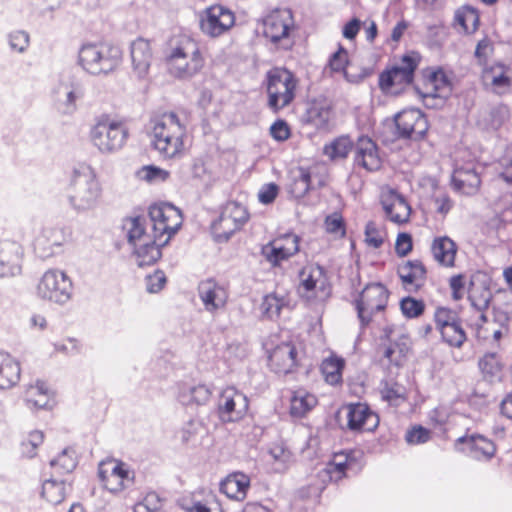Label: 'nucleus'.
I'll return each mask as SVG.
<instances>
[{"label":"nucleus","mask_w":512,"mask_h":512,"mask_svg":"<svg viewBox=\"0 0 512 512\" xmlns=\"http://www.w3.org/2000/svg\"><path fill=\"white\" fill-rule=\"evenodd\" d=\"M301 238L293 232L280 234L262 246L261 254L272 267H280L300 251Z\"/></svg>","instance_id":"16"},{"label":"nucleus","mask_w":512,"mask_h":512,"mask_svg":"<svg viewBox=\"0 0 512 512\" xmlns=\"http://www.w3.org/2000/svg\"><path fill=\"white\" fill-rule=\"evenodd\" d=\"M164 64L173 77L181 80L192 79L206 67L205 50L193 36L179 33L167 41Z\"/></svg>","instance_id":"2"},{"label":"nucleus","mask_w":512,"mask_h":512,"mask_svg":"<svg viewBox=\"0 0 512 512\" xmlns=\"http://www.w3.org/2000/svg\"><path fill=\"white\" fill-rule=\"evenodd\" d=\"M399 307L405 318L415 319L421 317L424 314L426 304L422 299L406 296L400 300Z\"/></svg>","instance_id":"56"},{"label":"nucleus","mask_w":512,"mask_h":512,"mask_svg":"<svg viewBox=\"0 0 512 512\" xmlns=\"http://www.w3.org/2000/svg\"><path fill=\"white\" fill-rule=\"evenodd\" d=\"M357 464L353 451H341L332 455L321 471L322 476L328 482H339L348 476Z\"/></svg>","instance_id":"30"},{"label":"nucleus","mask_w":512,"mask_h":512,"mask_svg":"<svg viewBox=\"0 0 512 512\" xmlns=\"http://www.w3.org/2000/svg\"><path fill=\"white\" fill-rule=\"evenodd\" d=\"M67 484L63 479H48L42 485V497L52 505L60 504L66 497Z\"/></svg>","instance_id":"49"},{"label":"nucleus","mask_w":512,"mask_h":512,"mask_svg":"<svg viewBox=\"0 0 512 512\" xmlns=\"http://www.w3.org/2000/svg\"><path fill=\"white\" fill-rule=\"evenodd\" d=\"M97 476L103 490L113 496L128 494L136 484V473L121 459L106 458L98 464Z\"/></svg>","instance_id":"8"},{"label":"nucleus","mask_w":512,"mask_h":512,"mask_svg":"<svg viewBox=\"0 0 512 512\" xmlns=\"http://www.w3.org/2000/svg\"><path fill=\"white\" fill-rule=\"evenodd\" d=\"M250 488V478L244 473H232L220 484V491L228 498L243 501Z\"/></svg>","instance_id":"40"},{"label":"nucleus","mask_w":512,"mask_h":512,"mask_svg":"<svg viewBox=\"0 0 512 512\" xmlns=\"http://www.w3.org/2000/svg\"><path fill=\"white\" fill-rule=\"evenodd\" d=\"M354 165L367 172H376L382 167V158L377 144L367 136L357 139L354 146Z\"/></svg>","instance_id":"25"},{"label":"nucleus","mask_w":512,"mask_h":512,"mask_svg":"<svg viewBox=\"0 0 512 512\" xmlns=\"http://www.w3.org/2000/svg\"><path fill=\"white\" fill-rule=\"evenodd\" d=\"M380 395L383 401L394 407H399L408 400L406 387L393 380H386L381 383Z\"/></svg>","instance_id":"45"},{"label":"nucleus","mask_w":512,"mask_h":512,"mask_svg":"<svg viewBox=\"0 0 512 512\" xmlns=\"http://www.w3.org/2000/svg\"><path fill=\"white\" fill-rule=\"evenodd\" d=\"M414 248L413 237L408 232H399L395 239L394 250L399 258L407 257Z\"/></svg>","instance_id":"62"},{"label":"nucleus","mask_w":512,"mask_h":512,"mask_svg":"<svg viewBox=\"0 0 512 512\" xmlns=\"http://www.w3.org/2000/svg\"><path fill=\"white\" fill-rule=\"evenodd\" d=\"M122 229L131 246L143 241H149V238L152 237L146 231V222L142 216L125 217L122 222Z\"/></svg>","instance_id":"43"},{"label":"nucleus","mask_w":512,"mask_h":512,"mask_svg":"<svg viewBox=\"0 0 512 512\" xmlns=\"http://www.w3.org/2000/svg\"><path fill=\"white\" fill-rule=\"evenodd\" d=\"M318 405V398L315 394L305 388H298L292 391L290 397L289 414L293 418H303Z\"/></svg>","instance_id":"37"},{"label":"nucleus","mask_w":512,"mask_h":512,"mask_svg":"<svg viewBox=\"0 0 512 512\" xmlns=\"http://www.w3.org/2000/svg\"><path fill=\"white\" fill-rule=\"evenodd\" d=\"M324 230L333 239H344L347 234V224L340 212H333L327 215L323 222Z\"/></svg>","instance_id":"52"},{"label":"nucleus","mask_w":512,"mask_h":512,"mask_svg":"<svg viewBox=\"0 0 512 512\" xmlns=\"http://www.w3.org/2000/svg\"><path fill=\"white\" fill-rule=\"evenodd\" d=\"M345 368V360L336 355L325 358L320 366L324 380L329 385L335 386L342 383L343 370Z\"/></svg>","instance_id":"46"},{"label":"nucleus","mask_w":512,"mask_h":512,"mask_svg":"<svg viewBox=\"0 0 512 512\" xmlns=\"http://www.w3.org/2000/svg\"><path fill=\"white\" fill-rule=\"evenodd\" d=\"M458 251L457 243L446 235L435 237L430 245L433 260L445 269H454L457 266Z\"/></svg>","instance_id":"31"},{"label":"nucleus","mask_w":512,"mask_h":512,"mask_svg":"<svg viewBox=\"0 0 512 512\" xmlns=\"http://www.w3.org/2000/svg\"><path fill=\"white\" fill-rule=\"evenodd\" d=\"M355 144L349 136H339L323 147V154L331 161L346 159Z\"/></svg>","instance_id":"48"},{"label":"nucleus","mask_w":512,"mask_h":512,"mask_svg":"<svg viewBox=\"0 0 512 512\" xmlns=\"http://www.w3.org/2000/svg\"><path fill=\"white\" fill-rule=\"evenodd\" d=\"M78 61L88 73L106 75L120 66L122 50L118 45L108 41L88 43L80 48Z\"/></svg>","instance_id":"5"},{"label":"nucleus","mask_w":512,"mask_h":512,"mask_svg":"<svg viewBox=\"0 0 512 512\" xmlns=\"http://www.w3.org/2000/svg\"><path fill=\"white\" fill-rule=\"evenodd\" d=\"M390 297L389 289L382 283H369L353 300L361 327L371 324L376 314L384 312Z\"/></svg>","instance_id":"12"},{"label":"nucleus","mask_w":512,"mask_h":512,"mask_svg":"<svg viewBox=\"0 0 512 512\" xmlns=\"http://www.w3.org/2000/svg\"><path fill=\"white\" fill-rule=\"evenodd\" d=\"M269 134L276 142H285L291 137L292 131L286 120L277 119L271 124Z\"/></svg>","instance_id":"63"},{"label":"nucleus","mask_w":512,"mask_h":512,"mask_svg":"<svg viewBox=\"0 0 512 512\" xmlns=\"http://www.w3.org/2000/svg\"><path fill=\"white\" fill-rule=\"evenodd\" d=\"M130 56L134 70L139 75L146 74L153 59L151 42L142 37L137 38L131 43Z\"/></svg>","instance_id":"36"},{"label":"nucleus","mask_w":512,"mask_h":512,"mask_svg":"<svg viewBox=\"0 0 512 512\" xmlns=\"http://www.w3.org/2000/svg\"><path fill=\"white\" fill-rule=\"evenodd\" d=\"M148 215L152 223L153 234L161 243H169L183 223L181 210L166 202L150 205Z\"/></svg>","instance_id":"13"},{"label":"nucleus","mask_w":512,"mask_h":512,"mask_svg":"<svg viewBox=\"0 0 512 512\" xmlns=\"http://www.w3.org/2000/svg\"><path fill=\"white\" fill-rule=\"evenodd\" d=\"M309 174V182L313 184L314 189H321L328 185L329 172L323 165H313L311 167H301Z\"/></svg>","instance_id":"59"},{"label":"nucleus","mask_w":512,"mask_h":512,"mask_svg":"<svg viewBox=\"0 0 512 512\" xmlns=\"http://www.w3.org/2000/svg\"><path fill=\"white\" fill-rule=\"evenodd\" d=\"M198 294L205 309L209 312L224 308L228 300L227 290L213 279L200 282Z\"/></svg>","instance_id":"32"},{"label":"nucleus","mask_w":512,"mask_h":512,"mask_svg":"<svg viewBox=\"0 0 512 512\" xmlns=\"http://www.w3.org/2000/svg\"><path fill=\"white\" fill-rule=\"evenodd\" d=\"M395 124L398 132L403 137L416 140L423 138L429 129L426 115L417 108L405 109L399 112L395 117Z\"/></svg>","instance_id":"24"},{"label":"nucleus","mask_w":512,"mask_h":512,"mask_svg":"<svg viewBox=\"0 0 512 512\" xmlns=\"http://www.w3.org/2000/svg\"><path fill=\"white\" fill-rule=\"evenodd\" d=\"M346 411V428L355 433L373 432L379 426V416L366 403H349Z\"/></svg>","instance_id":"22"},{"label":"nucleus","mask_w":512,"mask_h":512,"mask_svg":"<svg viewBox=\"0 0 512 512\" xmlns=\"http://www.w3.org/2000/svg\"><path fill=\"white\" fill-rule=\"evenodd\" d=\"M69 198L78 209H89L98 204L103 196V189L96 171L88 164H79L69 179Z\"/></svg>","instance_id":"3"},{"label":"nucleus","mask_w":512,"mask_h":512,"mask_svg":"<svg viewBox=\"0 0 512 512\" xmlns=\"http://www.w3.org/2000/svg\"><path fill=\"white\" fill-rule=\"evenodd\" d=\"M401 287L408 293L420 292L427 283L428 268L421 259L404 260L397 265Z\"/></svg>","instance_id":"20"},{"label":"nucleus","mask_w":512,"mask_h":512,"mask_svg":"<svg viewBox=\"0 0 512 512\" xmlns=\"http://www.w3.org/2000/svg\"><path fill=\"white\" fill-rule=\"evenodd\" d=\"M422 61L419 52L409 51L399 62L387 66L378 77L380 90L387 95H399L414 82L415 72Z\"/></svg>","instance_id":"6"},{"label":"nucleus","mask_w":512,"mask_h":512,"mask_svg":"<svg viewBox=\"0 0 512 512\" xmlns=\"http://www.w3.org/2000/svg\"><path fill=\"white\" fill-rule=\"evenodd\" d=\"M51 397V388L44 381L37 380L35 383L27 385L24 390V400L32 408H45Z\"/></svg>","instance_id":"41"},{"label":"nucleus","mask_w":512,"mask_h":512,"mask_svg":"<svg viewBox=\"0 0 512 512\" xmlns=\"http://www.w3.org/2000/svg\"><path fill=\"white\" fill-rule=\"evenodd\" d=\"M380 204L385 217L397 225H404L410 221L412 208L407 199L397 190L385 187L381 190Z\"/></svg>","instance_id":"19"},{"label":"nucleus","mask_w":512,"mask_h":512,"mask_svg":"<svg viewBox=\"0 0 512 512\" xmlns=\"http://www.w3.org/2000/svg\"><path fill=\"white\" fill-rule=\"evenodd\" d=\"M452 184L462 194L474 195L480 189L481 178L474 168L460 167L453 172Z\"/></svg>","instance_id":"39"},{"label":"nucleus","mask_w":512,"mask_h":512,"mask_svg":"<svg viewBox=\"0 0 512 512\" xmlns=\"http://www.w3.org/2000/svg\"><path fill=\"white\" fill-rule=\"evenodd\" d=\"M150 145L164 160L184 158L192 147V137L180 115L173 110L154 113L149 119Z\"/></svg>","instance_id":"1"},{"label":"nucleus","mask_w":512,"mask_h":512,"mask_svg":"<svg viewBox=\"0 0 512 512\" xmlns=\"http://www.w3.org/2000/svg\"><path fill=\"white\" fill-rule=\"evenodd\" d=\"M250 218V212L245 205L238 201H227L210 225L214 240L227 242L234 234L244 229Z\"/></svg>","instance_id":"11"},{"label":"nucleus","mask_w":512,"mask_h":512,"mask_svg":"<svg viewBox=\"0 0 512 512\" xmlns=\"http://www.w3.org/2000/svg\"><path fill=\"white\" fill-rule=\"evenodd\" d=\"M289 306L290 296L288 293L273 291L263 298L261 309L267 318L276 319L280 316L281 310Z\"/></svg>","instance_id":"47"},{"label":"nucleus","mask_w":512,"mask_h":512,"mask_svg":"<svg viewBox=\"0 0 512 512\" xmlns=\"http://www.w3.org/2000/svg\"><path fill=\"white\" fill-rule=\"evenodd\" d=\"M417 94L427 108H440L452 93V83L440 67H427L415 86Z\"/></svg>","instance_id":"9"},{"label":"nucleus","mask_w":512,"mask_h":512,"mask_svg":"<svg viewBox=\"0 0 512 512\" xmlns=\"http://www.w3.org/2000/svg\"><path fill=\"white\" fill-rule=\"evenodd\" d=\"M349 64V54L342 44L331 54L328 60L327 68L332 73H344Z\"/></svg>","instance_id":"58"},{"label":"nucleus","mask_w":512,"mask_h":512,"mask_svg":"<svg viewBox=\"0 0 512 512\" xmlns=\"http://www.w3.org/2000/svg\"><path fill=\"white\" fill-rule=\"evenodd\" d=\"M388 237L387 230L385 227L377 224L374 221H369L364 230V242L365 244L374 249H379L386 242Z\"/></svg>","instance_id":"51"},{"label":"nucleus","mask_w":512,"mask_h":512,"mask_svg":"<svg viewBox=\"0 0 512 512\" xmlns=\"http://www.w3.org/2000/svg\"><path fill=\"white\" fill-rule=\"evenodd\" d=\"M313 184L309 182V174L306 170L299 168V176L293 180L290 185L289 192L296 199L306 196L309 191L313 190Z\"/></svg>","instance_id":"57"},{"label":"nucleus","mask_w":512,"mask_h":512,"mask_svg":"<svg viewBox=\"0 0 512 512\" xmlns=\"http://www.w3.org/2000/svg\"><path fill=\"white\" fill-rule=\"evenodd\" d=\"M263 35L273 44L289 38L294 29V18L291 10L276 8L268 12L262 19Z\"/></svg>","instance_id":"18"},{"label":"nucleus","mask_w":512,"mask_h":512,"mask_svg":"<svg viewBox=\"0 0 512 512\" xmlns=\"http://www.w3.org/2000/svg\"><path fill=\"white\" fill-rule=\"evenodd\" d=\"M166 244L167 243H161L160 240L152 234L149 241H143L132 246L137 264L140 267L155 264L162 256L161 248Z\"/></svg>","instance_id":"38"},{"label":"nucleus","mask_w":512,"mask_h":512,"mask_svg":"<svg viewBox=\"0 0 512 512\" xmlns=\"http://www.w3.org/2000/svg\"><path fill=\"white\" fill-rule=\"evenodd\" d=\"M45 435L41 430L30 431L21 441L20 448L23 456L32 458L36 456L38 448L44 443Z\"/></svg>","instance_id":"55"},{"label":"nucleus","mask_w":512,"mask_h":512,"mask_svg":"<svg viewBox=\"0 0 512 512\" xmlns=\"http://www.w3.org/2000/svg\"><path fill=\"white\" fill-rule=\"evenodd\" d=\"M186 512H223L220 504L214 497L195 500L191 506L185 508Z\"/></svg>","instance_id":"64"},{"label":"nucleus","mask_w":512,"mask_h":512,"mask_svg":"<svg viewBox=\"0 0 512 512\" xmlns=\"http://www.w3.org/2000/svg\"><path fill=\"white\" fill-rule=\"evenodd\" d=\"M456 444H467L469 453L479 461L491 460L497 452V446L493 440L480 434H465L456 439Z\"/></svg>","instance_id":"33"},{"label":"nucleus","mask_w":512,"mask_h":512,"mask_svg":"<svg viewBox=\"0 0 512 512\" xmlns=\"http://www.w3.org/2000/svg\"><path fill=\"white\" fill-rule=\"evenodd\" d=\"M467 326L478 342L498 344L503 336V327L495 320L488 319L483 312H476L475 316L469 319Z\"/></svg>","instance_id":"27"},{"label":"nucleus","mask_w":512,"mask_h":512,"mask_svg":"<svg viewBox=\"0 0 512 512\" xmlns=\"http://www.w3.org/2000/svg\"><path fill=\"white\" fill-rule=\"evenodd\" d=\"M412 341L408 335H400L396 340L385 346L382 351V361L391 367H402L408 360L411 352Z\"/></svg>","instance_id":"34"},{"label":"nucleus","mask_w":512,"mask_h":512,"mask_svg":"<svg viewBox=\"0 0 512 512\" xmlns=\"http://www.w3.org/2000/svg\"><path fill=\"white\" fill-rule=\"evenodd\" d=\"M482 79L494 93L508 94L512 87V68L502 62H495L483 69Z\"/></svg>","instance_id":"29"},{"label":"nucleus","mask_w":512,"mask_h":512,"mask_svg":"<svg viewBox=\"0 0 512 512\" xmlns=\"http://www.w3.org/2000/svg\"><path fill=\"white\" fill-rule=\"evenodd\" d=\"M299 80L284 67H273L265 76L267 106L274 113L288 107L296 98Z\"/></svg>","instance_id":"7"},{"label":"nucleus","mask_w":512,"mask_h":512,"mask_svg":"<svg viewBox=\"0 0 512 512\" xmlns=\"http://www.w3.org/2000/svg\"><path fill=\"white\" fill-rule=\"evenodd\" d=\"M71 230L63 227L45 228L34 240L35 254L41 259L54 256L71 239Z\"/></svg>","instance_id":"21"},{"label":"nucleus","mask_w":512,"mask_h":512,"mask_svg":"<svg viewBox=\"0 0 512 512\" xmlns=\"http://www.w3.org/2000/svg\"><path fill=\"white\" fill-rule=\"evenodd\" d=\"M480 15L477 9L471 6L458 8L454 15L453 26L466 35H473L479 28Z\"/></svg>","instance_id":"42"},{"label":"nucleus","mask_w":512,"mask_h":512,"mask_svg":"<svg viewBox=\"0 0 512 512\" xmlns=\"http://www.w3.org/2000/svg\"><path fill=\"white\" fill-rule=\"evenodd\" d=\"M439 333L442 341L454 348L462 347L467 339L466 333L459 320L449 325L447 328L442 329Z\"/></svg>","instance_id":"54"},{"label":"nucleus","mask_w":512,"mask_h":512,"mask_svg":"<svg viewBox=\"0 0 512 512\" xmlns=\"http://www.w3.org/2000/svg\"><path fill=\"white\" fill-rule=\"evenodd\" d=\"M458 320L457 314L448 307L439 306L435 309L433 314V321L438 332Z\"/></svg>","instance_id":"60"},{"label":"nucleus","mask_w":512,"mask_h":512,"mask_svg":"<svg viewBox=\"0 0 512 512\" xmlns=\"http://www.w3.org/2000/svg\"><path fill=\"white\" fill-rule=\"evenodd\" d=\"M268 364L277 374H288L298 366V351L291 341L277 345L268 356Z\"/></svg>","instance_id":"26"},{"label":"nucleus","mask_w":512,"mask_h":512,"mask_svg":"<svg viewBox=\"0 0 512 512\" xmlns=\"http://www.w3.org/2000/svg\"><path fill=\"white\" fill-rule=\"evenodd\" d=\"M90 141L99 152L109 154L121 150L129 138V128L124 119L110 114L99 116L90 130Z\"/></svg>","instance_id":"4"},{"label":"nucleus","mask_w":512,"mask_h":512,"mask_svg":"<svg viewBox=\"0 0 512 512\" xmlns=\"http://www.w3.org/2000/svg\"><path fill=\"white\" fill-rule=\"evenodd\" d=\"M468 300L476 312L486 310L492 300L491 280L480 271L474 273L469 280Z\"/></svg>","instance_id":"28"},{"label":"nucleus","mask_w":512,"mask_h":512,"mask_svg":"<svg viewBox=\"0 0 512 512\" xmlns=\"http://www.w3.org/2000/svg\"><path fill=\"white\" fill-rule=\"evenodd\" d=\"M163 500L156 492H148L143 500L134 506V512H161Z\"/></svg>","instance_id":"61"},{"label":"nucleus","mask_w":512,"mask_h":512,"mask_svg":"<svg viewBox=\"0 0 512 512\" xmlns=\"http://www.w3.org/2000/svg\"><path fill=\"white\" fill-rule=\"evenodd\" d=\"M50 465L54 473L61 476L71 473L77 466V455L75 450L66 448L56 458L51 460Z\"/></svg>","instance_id":"50"},{"label":"nucleus","mask_w":512,"mask_h":512,"mask_svg":"<svg viewBox=\"0 0 512 512\" xmlns=\"http://www.w3.org/2000/svg\"><path fill=\"white\" fill-rule=\"evenodd\" d=\"M24 247L16 240H0V277H15L22 272Z\"/></svg>","instance_id":"23"},{"label":"nucleus","mask_w":512,"mask_h":512,"mask_svg":"<svg viewBox=\"0 0 512 512\" xmlns=\"http://www.w3.org/2000/svg\"><path fill=\"white\" fill-rule=\"evenodd\" d=\"M20 362L10 353L0 350V390L15 387L21 380Z\"/></svg>","instance_id":"35"},{"label":"nucleus","mask_w":512,"mask_h":512,"mask_svg":"<svg viewBox=\"0 0 512 512\" xmlns=\"http://www.w3.org/2000/svg\"><path fill=\"white\" fill-rule=\"evenodd\" d=\"M297 292L308 305L324 304L332 295L326 272L319 265H306L299 271Z\"/></svg>","instance_id":"10"},{"label":"nucleus","mask_w":512,"mask_h":512,"mask_svg":"<svg viewBox=\"0 0 512 512\" xmlns=\"http://www.w3.org/2000/svg\"><path fill=\"white\" fill-rule=\"evenodd\" d=\"M235 24V12L222 4L206 7L199 16L200 31L209 38H219L227 34Z\"/></svg>","instance_id":"15"},{"label":"nucleus","mask_w":512,"mask_h":512,"mask_svg":"<svg viewBox=\"0 0 512 512\" xmlns=\"http://www.w3.org/2000/svg\"><path fill=\"white\" fill-rule=\"evenodd\" d=\"M249 409L246 395L229 386L224 388L218 398L217 413L223 422H237L243 419Z\"/></svg>","instance_id":"17"},{"label":"nucleus","mask_w":512,"mask_h":512,"mask_svg":"<svg viewBox=\"0 0 512 512\" xmlns=\"http://www.w3.org/2000/svg\"><path fill=\"white\" fill-rule=\"evenodd\" d=\"M72 292V280L59 269L45 271L36 287L38 297L57 304L68 302L72 297Z\"/></svg>","instance_id":"14"},{"label":"nucleus","mask_w":512,"mask_h":512,"mask_svg":"<svg viewBox=\"0 0 512 512\" xmlns=\"http://www.w3.org/2000/svg\"><path fill=\"white\" fill-rule=\"evenodd\" d=\"M478 367L484 380L489 382L501 380L504 365L497 353H485L478 360Z\"/></svg>","instance_id":"44"},{"label":"nucleus","mask_w":512,"mask_h":512,"mask_svg":"<svg viewBox=\"0 0 512 512\" xmlns=\"http://www.w3.org/2000/svg\"><path fill=\"white\" fill-rule=\"evenodd\" d=\"M308 120L317 127L328 124L331 116V106L325 101H314L307 111Z\"/></svg>","instance_id":"53"}]
</instances>
